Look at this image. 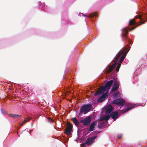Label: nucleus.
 Instances as JSON below:
<instances>
[{"label":"nucleus","instance_id":"1","mask_svg":"<svg viewBox=\"0 0 147 147\" xmlns=\"http://www.w3.org/2000/svg\"><path fill=\"white\" fill-rule=\"evenodd\" d=\"M129 49V47H128L122 53H118L115 58L114 61L115 63H117L118 60L119 59V62L120 63H121L125 59Z\"/></svg>","mask_w":147,"mask_h":147},{"label":"nucleus","instance_id":"2","mask_svg":"<svg viewBox=\"0 0 147 147\" xmlns=\"http://www.w3.org/2000/svg\"><path fill=\"white\" fill-rule=\"evenodd\" d=\"M142 17L145 18L146 19V20L143 21L142 22H140V24H139L138 23H137V25L136 26H133L131 28H129L130 31L135 29L137 26L142 24H144L146 22H147V13L146 14H144L142 15H139L138 16H136L135 18V19L139 18L141 21H142L144 20V18H142Z\"/></svg>","mask_w":147,"mask_h":147},{"label":"nucleus","instance_id":"3","mask_svg":"<svg viewBox=\"0 0 147 147\" xmlns=\"http://www.w3.org/2000/svg\"><path fill=\"white\" fill-rule=\"evenodd\" d=\"M92 105L89 104L85 105L82 106L80 109V113L86 114L92 109Z\"/></svg>","mask_w":147,"mask_h":147},{"label":"nucleus","instance_id":"4","mask_svg":"<svg viewBox=\"0 0 147 147\" xmlns=\"http://www.w3.org/2000/svg\"><path fill=\"white\" fill-rule=\"evenodd\" d=\"M91 121V118L90 116L85 117L84 119L81 120L80 122L83 123L85 126L87 127L90 125Z\"/></svg>","mask_w":147,"mask_h":147},{"label":"nucleus","instance_id":"5","mask_svg":"<svg viewBox=\"0 0 147 147\" xmlns=\"http://www.w3.org/2000/svg\"><path fill=\"white\" fill-rule=\"evenodd\" d=\"M67 126L64 131V133L67 135H70L71 131L73 125L72 124L70 123H67Z\"/></svg>","mask_w":147,"mask_h":147},{"label":"nucleus","instance_id":"6","mask_svg":"<svg viewBox=\"0 0 147 147\" xmlns=\"http://www.w3.org/2000/svg\"><path fill=\"white\" fill-rule=\"evenodd\" d=\"M106 90V88L105 86H101L98 90L95 92L94 95L95 96H96L99 95L101 94L104 92Z\"/></svg>","mask_w":147,"mask_h":147},{"label":"nucleus","instance_id":"7","mask_svg":"<svg viewBox=\"0 0 147 147\" xmlns=\"http://www.w3.org/2000/svg\"><path fill=\"white\" fill-rule=\"evenodd\" d=\"M97 136H92L91 138H88L85 141V144L87 145L92 144L94 142V140L97 138Z\"/></svg>","mask_w":147,"mask_h":147},{"label":"nucleus","instance_id":"8","mask_svg":"<svg viewBox=\"0 0 147 147\" xmlns=\"http://www.w3.org/2000/svg\"><path fill=\"white\" fill-rule=\"evenodd\" d=\"M113 104L118 105L120 106L123 105L125 104V101L123 99H117L113 100Z\"/></svg>","mask_w":147,"mask_h":147},{"label":"nucleus","instance_id":"9","mask_svg":"<svg viewBox=\"0 0 147 147\" xmlns=\"http://www.w3.org/2000/svg\"><path fill=\"white\" fill-rule=\"evenodd\" d=\"M108 92L103 94L98 100V102L100 103L105 100L107 96Z\"/></svg>","mask_w":147,"mask_h":147},{"label":"nucleus","instance_id":"10","mask_svg":"<svg viewBox=\"0 0 147 147\" xmlns=\"http://www.w3.org/2000/svg\"><path fill=\"white\" fill-rule=\"evenodd\" d=\"M128 32V30L126 28L123 29L122 30V36L126 40L128 39L127 36V33Z\"/></svg>","mask_w":147,"mask_h":147},{"label":"nucleus","instance_id":"11","mask_svg":"<svg viewBox=\"0 0 147 147\" xmlns=\"http://www.w3.org/2000/svg\"><path fill=\"white\" fill-rule=\"evenodd\" d=\"M110 117L113 119L114 121H115L119 116V114L117 111L112 112L110 114Z\"/></svg>","mask_w":147,"mask_h":147},{"label":"nucleus","instance_id":"12","mask_svg":"<svg viewBox=\"0 0 147 147\" xmlns=\"http://www.w3.org/2000/svg\"><path fill=\"white\" fill-rule=\"evenodd\" d=\"M113 110V106L111 105H108L106 110V113L107 114H111Z\"/></svg>","mask_w":147,"mask_h":147},{"label":"nucleus","instance_id":"13","mask_svg":"<svg viewBox=\"0 0 147 147\" xmlns=\"http://www.w3.org/2000/svg\"><path fill=\"white\" fill-rule=\"evenodd\" d=\"M113 80H111L107 82L105 86L106 88V90L108 91L110 88V86L113 84Z\"/></svg>","mask_w":147,"mask_h":147},{"label":"nucleus","instance_id":"14","mask_svg":"<svg viewBox=\"0 0 147 147\" xmlns=\"http://www.w3.org/2000/svg\"><path fill=\"white\" fill-rule=\"evenodd\" d=\"M97 121H95L92 122L90 125V127L89 130L90 131H92L94 129L95 126L97 124Z\"/></svg>","mask_w":147,"mask_h":147},{"label":"nucleus","instance_id":"15","mask_svg":"<svg viewBox=\"0 0 147 147\" xmlns=\"http://www.w3.org/2000/svg\"><path fill=\"white\" fill-rule=\"evenodd\" d=\"M117 63H115L113 64L112 65L110 66L108 68V70H107V72L109 73L111 72L115 67L116 65L117 64Z\"/></svg>","mask_w":147,"mask_h":147},{"label":"nucleus","instance_id":"16","mask_svg":"<svg viewBox=\"0 0 147 147\" xmlns=\"http://www.w3.org/2000/svg\"><path fill=\"white\" fill-rule=\"evenodd\" d=\"M134 107V105L130 104L128 105V106L126 108L123 110V113H124L130 110Z\"/></svg>","mask_w":147,"mask_h":147},{"label":"nucleus","instance_id":"17","mask_svg":"<svg viewBox=\"0 0 147 147\" xmlns=\"http://www.w3.org/2000/svg\"><path fill=\"white\" fill-rule=\"evenodd\" d=\"M110 116L109 115H106L102 116L99 119V121H108L110 118Z\"/></svg>","mask_w":147,"mask_h":147},{"label":"nucleus","instance_id":"18","mask_svg":"<svg viewBox=\"0 0 147 147\" xmlns=\"http://www.w3.org/2000/svg\"><path fill=\"white\" fill-rule=\"evenodd\" d=\"M9 116L13 118H16L17 117H19L20 118H21L22 117V116L21 115H17L16 114H9Z\"/></svg>","mask_w":147,"mask_h":147},{"label":"nucleus","instance_id":"19","mask_svg":"<svg viewBox=\"0 0 147 147\" xmlns=\"http://www.w3.org/2000/svg\"><path fill=\"white\" fill-rule=\"evenodd\" d=\"M73 123L76 126H78L79 124V123L76 117H74L72 119Z\"/></svg>","mask_w":147,"mask_h":147},{"label":"nucleus","instance_id":"20","mask_svg":"<svg viewBox=\"0 0 147 147\" xmlns=\"http://www.w3.org/2000/svg\"><path fill=\"white\" fill-rule=\"evenodd\" d=\"M94 16H96V17L98 16V15L97 14V12H94L93 13L91 14L89 16H87L88 17H89L90 18H92Z\"/></svg>","mask_w":147,"mask_h":147},{"label":"nucleus","instance_id":"21","mask_svg":"<svg viewBox=\"0 0 147 147\" xmlns=\"http://www.w3.org/2000/svg\"><path fill=\"white\" fill-rule=\"evenodd\" d=\"M119 82L118 81H115L114 82L113 86L115 87H117V88H118L119 86Z\"/></svg>","mask_w":147,"mask_h":147},{"label":"nucleus","instance_id":"22","mask_svg":"<svg viewBox=\"0 0 147 147\" xmlns=\"http://www.w3.org/2000/svg\"><path fill=\"white\" fill-rule=\"evenodd\" d=\"M136 23V21L135 19H133L130 20L129 21V25L132 26Z\"/></svg>","mask_w":147,"mask_h":147},{"label":"nucleus","instance_id":"23","mask_svg":"<svg viewBox=\"0 0 147 147\" xmlns=\"http://www.w3.org/2000/svg\"><path fill=\"white\" fill-rule=\"evenodd\" d=\"M99 121L98 122V127L99 128H101L104 126V123L102 122Z\"/></svg>","mask_w":147,"mask_h":147},{"label":"nucleus","instance_id":"24","mask_svg":"<svg viewBox=\"0 0 147 147\" xmlns=\"http://www.w3.org/2000/svg\"><path fill=\"white\" fill-rule=\"evenodd\" d=\"M121 65V63H120L118 64L117 66V67L116 69H115V71L117 72H118L119 71Z\"/></svg>","mask_w":147,"mask_h":147},{"label":"nucleus","instance_id":"25","mask_svg":"<svg viewBox=\"0 0 147 147\" xmlns=\"http://www.w3.org/2000/svg\"><path fill=\"white\" fill-rule=\"evenodd\" d=\"M118 88H117V87H115L114 86H113L112 88L111 89V92H114L115 91H116V90H117V89H118Z\"/></svg>","mask_w":147,"mask_h":147},{"label":"nucleus","instance_id":"26","mask_svg":"<svg viewBox=\"0 0 147 147\" xmlns=\"http://www.w3.org/2000/svg\"><path fill=\"white\" fill-rule=\"evenodd\" d=\"M31 118V117H29L26 118V119H25L24 121V123H25L26 122L29 121L30 120Z\"/></svg>","mask_w":147,"mask_h":147},{"label":"nucleus","instance_id":"27","mask_svg":"<svg viewBox=\"0 0 147 147\" xmlns=\"http://www.w3.org/2000/svg\"><path fill=\"white\" fill-rule=\"evenodd\" d=\"M119 93L118 92H117L114 94L113 95L114 98L118 96V95L119 94Z\"/></svg>","mask_w":147,"mask_h":147},{"label":"nucleus","instance_id":"28","mask_svg":"<svg viewBox=\"0 0 147 147\" xmlns=\"http://www.w3.org/2000/svg\"><path fill=\"white\" fill-rule=\"evenodd\" d=\"M1 111L2 113L3 114H6L7 113H6V112L4 110H3V109H1Z\"/></svg>","mask_w":147,"mask_h":147},{"label":"nucleus","instance_id":"29","mask_svg":"<svg viewBox=\"0 0 147 147\" xmlns=\"http://www.w3.org/2000/svg\"><path fill=\"white\" fill-rule=\"evenodd\" d=\"M86 144H85V143H82V144L81 146L82 147H85Z\"/></svg>","mask_w":147,"mask_h":147},{"label":"nucleus","instance_id":"30","mask_svg":"<svg viewBox=\"0 0 147 147\" xmlns=\"http://www.w3.org/2000/svg\"><path fill=\"white\" fill-rule=\"evenodd\" d=\"M122 136V135L121 134H119L118 136V138L119 139L121 138Z\"/></svg>","mask_w":147,"mask_h":147},{"label":"nucleus","instance_id":"31","mask_svg":"<svg viewBox=\"0 0 147 147\" xmlns=\"http://www.w3.org/2000/svg\"><path fill=\"white\" fill-rule=\"evenodd\" d=\"M24 123H24V121H23V122L20 124V127L22 126Z\"/></svg>","mask_w":147,"mask_h":147},{"label":"nucleus","instance_id":"32","mask_svg":"<svg viewBox=\"0 0 147 147\" xmlns=\"http://www.w3.org/2000/svg\"><path fill=\"white\" fill-rule=\"evenodd\" d=\"M83 16H86V15H83Z\"/></svg>","mask_w":147,"mask_h":147}]
</instances>
